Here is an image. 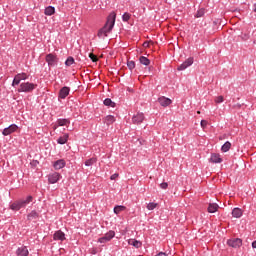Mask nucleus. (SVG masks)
<instances>
[{
	"mask_svg": "<svg viewBox=\"0 0 256 256\" xmlns=\"http://www.w3.org/2000/svg\"><path fill=\"white\" fill-rule=\"evenodd\" d=\"M117 19V14L115 12H111L107 17V21L103 28L98 31L97 37L99 39H105L113 31V27H115V21Z\"/></svg>",
	"mask_w": 256,
	"mask_h": 256,
	"instance_id": "f257e3e1",
	"label": "nucleus"
},
{
	"mask_svg": "<svg viewBox=\"0 0 256 256\" xmlns=\"http://www.w3.org/2000/svg\"><path fill=\"white\" fill-rule=\"evenodd\" d=\"M37 85L31 82H23L20 84L18 89V93H31L34 89H36Z\"/></svg>",
	"mask_w": 256,
	"mask_h": 256,
	"instance_id": "f03ea898",
	"label": "nucleus"
},
{
	"mask_svg": "<svg viewBox=\"0 0 256 256\" xmlns=\"http://www.w3.org/2000/svg\"><path fill=\"white\" fill-rule=\"evenodd\" d=\"M227 245L233 247V249H239L243 245V240L241 238H231L227 241Z\"/></svg>",
	"mask_w": 256,
	"mask_h": 256,
	"instance_id": "7ed1b4c3",
	"label": "nucleus"
},
{
	"mask_svg": "<svg viewBox=\"0 0 256 256\" xmlns=\"http://www.w3.org/2000/svg\"><path fill=\"white\" fill-rule=\"evenodd\" d=\"M113 237H115V231H109L103 237L98 239V243H109Z\"/></svg>",
	"mask_w": 256,
	"mask_h": 256,
	"instance_id": "20e7f679",
	"label": "nucleus"
},
{
	"mask_svg": "<svg viewBox=\"0 0 256 256\" xmlns=\"http://www.w3.org/2000/svg\"><path fill=\"white\" fill-rule=\"evenodd\" d=\"M144 120L145 115L143 113H137L132 117V123H134V125H139L140 123H143Z\"/></svg>",
	"mask_w": 256,
	"mask_h": 256,
	"instance_id": "39448f33",
	"label": "nucleus"
},
{
	"mask_svg": "<svg viewBox=\"0 0 256 256\" xmlns=\"http://www.w3.org/2000/svg\"><path fill=\"white\" fill-rule=\"evenodd\" d=\"M19 127L16 124L10 125L8 128H5L2 132V135L7 137V135H11V133H15Z\"/></svg>",
	"mask_w": 256,
	"mask_h": 256,
	"instance_id": "423d86ee",
	"label": "nucleus"
},
{
	"mask_svg": "<svg viewBox=\"0 0 256 256\" xmlns=\"http://www.w3.org/2000/svg\"><path fill=\"white\" fill-rule=\"evenodd\" d=\"M193 65V58H188L185 62H183L180 66H178V71H185L188 67Z\"/></svg>",
	"mask_w": 256,
	"mask_h": 256,
	"instance_id": "0eeeda50",
	"label": "nucleus"
},
{
	"mask_svg": "<svg viewBox=\"0 0 256 256\" xmlns=\"http://www.w3.org/2000/svg\"><path fill=\"white\" fill-rule=\"evenodd\" d=\"M46 63H48L50 67L55 66V64L57 63V56L53 54L46 55Z\"/></svg>",
	"mask_w": 256,
	"mask_h": 256,
	"instance_id": "6e6552de",
	"label": "nucleus"
},
{
	"mask_svg": "<svg viewBox=\"0 0 256 256\" xmlns=\"http://www.w3.org/2000/svg\"><path fill=\"white\" fill-rule=\"evenodd\" d=\"M158 102L162 107H169V105H171V103H173V101H171V99H169L165 96L158 98Z\"/></svg>",
	"mask_w": 256,
	"mask_h": 256,
	"instance_id": "1a4fd4ad",
	"label": "nucleus"
},
{
	"mask_svg": "<svg viewBox=\"0 0 256 256\" xmlns=\"http://www.w3.org/2000/svg\"><path fill=\"white\" fill-rule=\"evenodd\" d=\"M59 179H61V174L54 172L52 174L49 175L48 181L49 183H57V181H59Z\"/></svg>",
	"mask_w": 256,
	"mask_h": 256,
	"instance_id": "9d476101",
	"label": "nucleus"
},
{
	"mask_svg": "<svg viewBox=\"0 0 256 256\" xmlns=\"http://www.w3.org/2000/svg\"><path fill=\"white\" fill-rule=\"evenodd\" d=\"M17 256H28L29 250L27 249V246H21L16 250Z\"/></svg>",
	"mask_w": 256,
	"mask_h": 256,
	"instance_id": "9b49d317",
	"label": "nucleus"
},
{
	"mask_svg": "<svg viewBox=\"0 0 256 256\" xmlns=\"http://www.w3.org/2000/svg\"><path fill=\"white\" fill-rule=\"evenodd\" d=\"M71 121L69 119H58L57 125L54 126V129H57V127H67V125H70Z\"/></svg>",
	"mask_w": 256,
	"mask_h": 256,
	"instance_id": "f8f14e48",
	"label": "nucleus"
},
{
	"mask_svg": "<svg viewBox=\"0 0 256 256\" xmlns=\"http://www.w3.org/2000/svg\"><path fill=\"white\" fill-rule=\"evenodd\" d=\"M69 91H71V90L67 86H64L63 88H61V90L59 92V98L65 99L69 95Z\"/></svg>",
	"mask_w": 256,
	"mask_h": 256,
	"instance_id": "ddd939ff",
	"label": "nucleus"
},
{
	"mask_svg": "<svg viewBox=\"0 0 256 256\" xmlns=\"http://www.w3.org/2000/svg\"><path fill=\"white\" fill-rule=\"evenodd\" d=\"M54 241H65V233L59 230L54 234Z\"/></svg>",
	"mask_w": 256,
	"mask_h": 256,
	"instance_id": "4468645a",
	"label": "nucleus"
},
{
	"mask_svg": "<svg viewBox=\"0 0 256 256\" xmlns=\"http://www.w3.org/2000/svg\"><path fill=\"white\" fill-rule=\"evenodd\" d=\"M53 167L56 170L63 169V167H65V160L60 159V160L55 161L53 163Z\"/></svg>",
	"mask_w": 256,
	"mask_h": 256,
	"instance_id": "2eb2a0df",
	"label": "nucleus"
},
{
	"mask_svg": "<svg viewBox=\"0 0 256 256\" xmlns=\"http://www.w3.org/2000/svg\"><path fill=\"white\" fill-rule=\"evenodd\" d=\"M20 207L23 209V207H27L29 203L33 202V196H28L25 200H19Z\"/></svg>",
	"mask_w": 256,
	"mask_h": 256,
	"instance_id": "dca6fc26",
	"label": "nucleus"
},
{
	"mask_svg": "<svg viewBox=\"0 0 256 256\" xmlns=\"http://www.w3.org/2000/svg\"><path fill=\"white\" fill-rule=\"evenodd\" d=\"M211 163H223V159L219 154H212L210 158Z\"/></svg>",
	"mask_w": 256,
	"mask_h": 256,
	"instance_id": "f3484780",
	"label": "nucleus"
},
{
	"mask_svg": "<svg viewBox=\"0 0 256 256\" xmlns=\"http://www.w3.org/2000/svg\"><path fill=\"white\" fill-rule=\"evenodd\" d=\"M232 216L235 217V219H239L243 216V210L240 208H234L232 210Z\"/></svg>",
	"mask_w": 256,
	"mask_h": 256,
	"instance_id": "a211bd4d",
	"label": "nucleus"
},
{
	"mask_svg": "<svg viewBox=\"0 0 256 256\" xmlns=\"http://www.w3.org/2000/svg\"><path fill=\"white\" fill-rule=\"evenodd\" d=\"M116 121L115 116L113 115H108L104 118V123H106V125H113V123Z\"/></svg>",
	"mask_w": 256,
	"mask_h": 256,
	"instance_id": "6ab92c4d",
	"label": "nucleus"
},
{
	"mask_svg": "<svg viewBox=\"0 0 256 256\" xmlns=\"http://www.w3.org/2000/svg\"><path fill=\"white\" fill-rule=\"evenodd\" d=\"M68 140L69 134H64L63 136L58 138L57 143H59V145H65V143H67Z\"/></svg>",
	"mask_w": 256,
	"mask_h": 256,
	"instance_id": "aec40b11",
	"label": "nucleus"
},
{
	"mask_svg": "<svg viewBox=\"0 0 256 256\" xmlns=\"http://www.w3.org/2000/svg\"><path fill=\"white\" fill-rule=\"evenodd\" d=\"M139 61H140L141 65H145V67H149V65H151V60H149V58H147L145 56H141L139 58Z\"/></svg>",
	"mask_w": 256,
	"mask_h": 256,
	"instance_id": "412c9836",
	"label": "nucleus"
},
{
	"mask_svg": "<svg viewBox=\"0 0 256 256\" xmlns=\"http://www.w3.org/2000/svg\"><path fill=\"white\" fill-rule=\"evenodd\" d=\"M219 209V205L217 203L209 204L208 206V213H216V211Z\"/></svg>",
	"mask_w": 256,
	"mask_h": 256,
	"instance_id": "4be33fe9",
	"label": "nucleus"
},
{
	"mask_svg": "<svg viewBox=\"0 0 256 256\" xmlns=\"http://www.w3.org/2000/svg\"><path fill=\"white\" fill-rule=\"evenodd\" d=\"M128 243H129L130 245H132L133 247H136V249H139V247H141V246L143 245V243H141V241L135 240V239H130V240L128 241Z\"/></svg>",
	"mask_w": 256,
	"mask_h": 256,
	"instance_id": "5701e85b",
	"label": "nucleus"
},
{
	"mask_svg": "<svg viewBox=\"0 0 256 256\" xmlns=\"http://www.w3.org/2000/svg\"><path fill=\"white\" fill-rule=\"evenodd\" d=\"M10 208L12 209V211H19V209H22V208H21V203H20L19 200H18V201H16V202L12 203V204L10 205Z\"/></svg>",
	"mask_w": 256,
	"mask_h": 256,
	"instance_id": "b1692460",
	"label": "nucleus"
},
{
	"mask_svg": "<svg viewBox=\"0 0 256 256\" xmlns=\"http://www.w3.org/2000/svg\"><path fill=\"white\" fill-rule=\"evenodd\" d=\"M45 15L51 16L55 14V7L52 6H48L45 11H44Z\"/></svg>",
	"mask_w": 256,
	"mask_h": 256,
	"instance_id": "393cba45",
	"label": "nucleus"
},
{
	"mask_svg": "<svg viewBox=\"0 0 256 256\" xmlns=\"http://www.w3.org/2000/svg\"><path fill=\"white\" fill-rule=\"evenodd\" d=\"M157 207H159L158 203L155 202H150L147 204L146 208L148 209V211H153L154 209H157Z\"/></svg>",
	"mask_w": 256,
	"mask_h": 256,
	"instance_id": "a878e982",
	"label": "nucleus"
},
{
	"mask_svg": "<svg viewBox=\"0 0 256 256\" xmlns=\"http://www.w3.org/2000/svg\"><path fill=\"white\" fill-rule=\"evenodd\" d=\"M229 149H231V142L227 141L226 143L223 144L221 151H223V153H227Z\"/></svg>",
	"mask_w": 256,
	"mask_h": 256,
	"instance_id": "bb28decb",
	"label": "nucleus"
},
{
	"mask_svg": "<svg viewBox=\"0 0 256 256\" xmlns=\"http://www.w3.org/2000/svg\"><path fill=\"white\" fill-rule=\"evenodd\" d=\"M95 163H97V158H90L85 161V166L91 167V165H95Z\"/></svg>",
	"mask_w": 256,
	"mask_h": 256,
	"instance_id": "cd10ccee",
	"label": "nucleus"
},
{
	"mask_svg": "<svg viewBox=\"0 0 256 256\" xmlns=\"http://www.w3.org/2000/svg\"><path fill=\"white\" fill-rule=\"evenodd\" d=\"M127 209V207H125V206H116V207H114V213L116 214V215H119V213H121V212H123V211H125Z\"/></svg>",
	"mask_w": 256,
	"mask_h": 256,
	"instance_id": "c85d7f7f",
	"label": "nucleus"
},
{
	"mask_svg": "<svg viewBox=\"0 0 256 256\" xmlns=\"http://www.w3.org/2000/svg\"><path fill=\"white\" fill-rule=\"evenodd\" d=\"M39 217V213L32 211L30 214H28L29 221H33V219H37Z\"/></svg>",
	"mask_w": 256,
	"mask_h": 256,
	"instance_id": "c756f323",
	"label": "nucleus"
},
{
	"mask_svg": "<svg viewBox=\"0 0 256 256\" xmlns=\"http://www.w3.org/2000/svg\"><path fill=\"white\" fill-rule=\"evenodd\" d=\"M73 63H75V59L71 56L68 57L67 60L65 61L66 67H71V65H73Z\"/></svg>",
	"mask_w": 256,
	"mask_h": 256,
	"instance_id": "7c9ffc66",
	"label": "nucleus"
},
{
	"mask_svg": "<svg viewBox=\"0 0 256 256\" xmlns=\"http://www.w3.org/2000/svg\"><path fill=\"white\" fill-rule=\"evenodd\" d=\"M104 105H106V107H115V102H112L110 98H106L104 100Z\"/></svg>",
	"mask_w": 256,
	"mask_h": 256,
	"instance_id": "2f4dec72",
	"label": "nucleus"
},
{
	"mask_svg": "<svg viewBox=\"0 0 256 256\" xmlns=\"http://www.w3.org/2000/svg\"><path fill=\"white\" fill-rule=\"evenodd\" d=\"M19 83H21V78L18 75H16L13 79L12 87H15L16 85H19Z\"/></svg>",
	"mask_w": 256,
	"mask_h": 256,
	"instance_id": "473e14b6",
	"label": "nucleus"
},
{
	"mask_svg": "<svg viewBox=\"0 0 256 256\" xmlns=\"http://www.w3.org/2000/svg\"><path fill=\"white\" fill-rule=\"evenodd\" d=\"M129 19H131V14L125 12L122 16V20L127 23V21H129Z\"/></svg>",
	"mask_w": 256,
	"mask_h": 256,
	"instance_id": "72a5a7b5",
	"label": "nucleus"
},
{
	"mask_svg": "<svg viewBox=\"0 0 256 256\" xmlns=\"http://www.w3.org/2000/svg\"><path fill=\"white\" fill-rule=\"evenodd\" d=\"M17 76L20 78L21 81H25L26 79L29 78V76H27L26 73H20V74H17Z\"/></svg>",
	"mask_w": 256,
	"mask_h": 256,
	"instance_id": "f704fd0d",
	"label": "nucleus"
},
{
	"mask_svg": "<svg viewBox=\"0 0 256 256\" xmlns=\"http://www.w3.org/2000/svg\"><path fill=\"white\" fill-rule=\"evenodd\" d=\"M203 15H205V9L201 8L200 10L197 11L196 13V17H203Z\"/></svg>",
	"mask_w": 256,
	"mask_h": 256,
	"instance_id": "c9c22d12",
	"label": "nucleus"
},
{
	"mask_svg": "<svg viewBox=\"0 0 256 256\" xmlns=\"http://www.w3.org/2000/svg\"><path fill=\"white\" fill-rule=\"evenodd\" d=\"M89 57H90L91 61H93V63H97V61L99 60L97 58V56L95 54H93V53H90Z\"/></svg>",
	"mask_w": 256,
	"mask_h": 256,
	"instance_id": "e433bc0d",
	"label": "nucleus"
},
{
	"mask_svg": "<svg viewBox=\"0 0 256 256\" xmlns=\"http://www.w3.org/2000/svg\"><path fill=\"white\" fill-rule=\"evenodd\" d=\"M127 66H128V69H130V71H133V68L135 67V62L128 61Z\"/></svg>",
	"mask_w": 256,
	"mask_h": 256,
	"instance_id": "4c0bfd02",
	"label": "nucleus"
},
{
	"mask_svg": "<svg viewBox=\"0 0 256 256\" xmlns=\"http://www.w3.org/2000/svg\"><path fill=\"white\" fill-rule=\"evenodd\" d=\"M223 101H224L223 96H218L215 98V103H223Z\"/></svg>",
	"mask_w": 256,
	"mask_h": 256,
	"instance_id": "58836bf2",
	"label": "nucleus"
},
{
	"mask_svg": "<svg viewBox=\"0 0 256 256\" xmlns=\"http://www.w3.org/2000/svg\"><path fill=\"white\" fill-rule=\"evenodd\" d=\"M200 125H201L202 129H205V127H207V125H208L207 120H202Z\"/></svg>",
	"mask_w": 256,
	"mask_h": 256,
	"instance_id": "ea45409f",
	"label": "nucleus"
},
{
	"mask_svg": "<svg viewBox=\"0 0 256 256\" xmlns=\"http://www.w3.org/2000/svg\"><path fill=\"white\" fill-rule=\"evenodd\" d=\"M30 165H31L32 167H37V165H39V161L33 160V161L30 163Z\"/></svg>",
	"mask_w": 256,
	"mask_h": 256,
	"instance_id": "a19ab883",
	"label": "nucleus"
},
{
	"mask_svg": "<svg viewBox=\"0 0 256 256\" xmlns=\"http://www.w3.org/2000/svg\"><path fill=\"white\" fill-rule=\"evenodd\" d=\"M161 189H167V187H169V184H167L166 182H163L160 184Z\"/></svg>",
	"mask_w": 256,
	"mask_h": 256,
	"instance_id": "79ce46f5",
	"label": "nucleus"
},
{
	"mask_svg": "<svg viewBox=\"0 0 256 256\" xmlns=\"http://www.w3.org/2000/svg\"><path fill=\"white\" fill-rule=\"evenodd\" d=\"M117 177H119V174H113L110 179L111 181H115V179H117Z\"/></svg>",
	"mask_w": 256,
	"mask_h": 256,
	"instance_id": "37998d69",
	"label": "nucleus"
},
{
	"mask_svg": "<svg viewBox=\"0 0 256 256\" xmlns=\"http://www.w3.org/2000/svg\"><path fill=\"white\" fill-rule=\"evenodd\" d=\"M156 256H167V254L165 252H160Z\"/></svg>",
	"mask_w": 256,
	"mask_h": 256,
	"instance_id": "c03bdc74",
	"label": "nucleus"
},
{
	"mask_svg": "<svg viewBox=\"0 0 256 256\" xmlns=\"http://www.w3.org/2000/svg\"><path fill=\"white\" fill-rule=\"evenodd\" d=\"M253 249H256V240L252 243Z\"/></svg>",
	"mask_w": 256,
	"mask_h": 256,
	"instance_id": "a18cd8bd",
	"label": "nucleus"
},
{
	"mask_svg": "<svg viewBox=\"0 0 256 256\" xmlns=\"http://www.w3.org/2000/svg\"><path fill=\"white\" fill-rule=\"evenodd\" d=\"M253 12L256 13V3L253 5Z\"/></svg>",
	"mask_w": 256,
	"mask_h": 256,
	"instance_id": "49530a36",
	"label": "nucleus"
},
{
	"mask_svg": "<svg viewBox=\"0 0 256 256\" xmlns=\"http://www.w3.org/2000/svg\"><path fill=\"white\" fill-rule=\"evenodd\" d=\"M144 47H149V43L145 42L144 44Z\"/></svg>",
	"mask_w": 256,
	"mask_h": 256,
	"instance_id": "de8ad7c7",
	"label": "nucleus"
},
{
	"mask_svg": "<svg viewBox=\"0 0 256 256\" xmlns=\"http://www.w3.org/2000/svg\"><path fill=\"white\" fill-rule=\"evenodd\" d=\"M197 113H198V115H200V114H201V111H198Z\"/></svg>",
	"mask_w": 256,
	"mask_h": 256,
	"instance_id": "09e8293b",
	"label": "nucleus"
}]
</instances>
